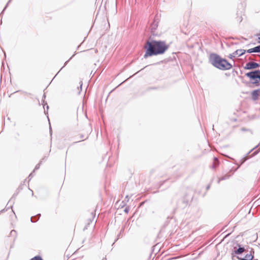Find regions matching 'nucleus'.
<instances>
[{
  "label": "nucleus",
  "mask_w": 260,
  "mask_h": 260,
  "mask_svg": "<svg viewBox=\"0 0 260 260\" xmlns=\"http://www.w3.org/2000/svg\"><path fill=\"white\" fill-rule=\"evenodd\" d=\"M242 20H243V18H242V16H241H241H238L236 17V20H237L238 22H242Z\"/></svg>",
  "instance_id": "21"
},
{
  "label": "nucleus",
  "mask_w": 260,
  "mask_h": 260,
  "mask_svg": "<svg viewBox=\"0 0 260 260\" xmlns=\"http://www.w3.org/2000/svg\"><path fill=\"white\" fill-rule=\"evenodd\" d=\"M169 47V45H167L163 41L147 40L144 46L145 49L144 58L163 54L168 49Z\"/></svg>",
  "instance_id": "1"
},
{
  "label": "nucleus",
  "mask_w": 260,
  "mask_h": 260,
  "mask_svg": "<svg viewBox=\"0 0 260 260\" xmlns=\"http://www.w3.org/2000/svg\"><path fill=\"white\" fill-rule=\"evenodd\" d=\"M209 59L212 66L220 70H229L232 68L231 63L216 53H211Z\"/></svg>",
  "instance_id": "2"
},
{
  "label": "nucleus",
  "mask_w": 260,
  "mask_h": 260,
  "mask_svg": "<svg viewBox=\"0 0 260 260\" xmlns=\"http://www.w3.org/2000/svg\"><path fill=\"white\" fill-rule=\"evenodd\" d=\"M231 175H229L228 174H225L224 175H223V176H222L221 177L219 178L217 183H219V182L221 181L224 180L229 179L231 177Z\"/></svg>",
  "instance_id": "16"
},
{
  "label": "nucleus",
  "mask_w": 260,
  "mask_h": 260,
  "mask_svg": "<svg viewBox=\"0 0 260 260\" xmlns=\"http://www.w3.org/2000/svg\"><path fill=\"white\" fill-rule=\"evenodd\" d=\"M247 53H260V45L246 51Z\"/></svg>",
  "instance_id": "10"
},
{
  "label": "nucleus",
  "mask_w": 260,
  "mask_h": 260,
  "mask_svg": "<svg viewBox=\"0 0 260 260\" xmlns=\"http://www.w3.org/2000/svg\"><path fill=\"white\" fill-rule=\"evenodd\" d=\"M124 230V228H123L120 230V233L117 235V238L115 239V240L114 242L113 243V244H114V243H115V242H116V241L118 240V239L119 238H120V235H121V234L122 232H123Z\"/></svg>",
  "instance_id": "17"
},
{
  "label": "nucleus",
  "mask_w": 260,
  "mask_h": 260,
  "mask_svg": "<svg viewBox=\"0 0 260 260\" xmlns=\"http://www.w3.org/2000/svg\"><path fill=\"white\" fill-rule=\"evenodd\" d=\"M236 257L240 260H252L253 256L251 254H246L244 257L239 256H236Z\"/></svg>",
  "instance_id": "12"
},
{
  "label": "nucleus",
  "mask_w": 260,
  "mask_h": 260,
  "mask_svg": "<svg viewBox=\"0 0 260 260\" xmlns=\"http://www.w3.org/2000/svg\"><path fill=\"white\" fill-rule=\"evenodd\" d=\"M210 188V185H208L206 187V189L208 190V189H209Z\"/></svg>",
  "instance_id": "32"
},
{
  "label": "nucleus",
  "mask_w": 260,
  "mask_h": 260,
  "mask_svg": "<svg viewBox=\"0 0 260 260\" xmlns=\"http://www.w3.org/2000/svg\"><path fill=\"white\" fill-rule=\"evenodd\" d=\"M73 56H74V55H73L71 57H70V58L68 60H67V61H66V62H65V63H64V66H63L61 68V69L60 70H60H61L62 69V68H64V67L67 65V63H68V62L69 61V60H70V59H72V57H73Z\"/></svg>",
  "instance_id": "24"
},
{
  "label": "nucleus",
  "mask_w": 260,
  "mask_h": 260,
  "mask_svg": "<svg viewBox=\"0 0 260 260\" xmlns=\"http://www.w3.org/2000/svg\"><path fill=\"white\" fill-rule=\"evenodd\" d=\"M17 195V194H14L13 197L11 198V199L9 200L8 203H14V201L15 198V196Z\"/></svg>",
  "instance_id": "19"
},
{
  "label": "nucleus",
  "mask_w": 260,
  "mask_h": 260,
  "mask_svg": "<svg viewBox=\"0 0 260 260\" xmlns=\"http://www.w3.org/2000/svg\"><path fill=\"white\" fill-rule=\"evenodd\" d=\"M192 199L193 191L191 189L187 190L180 202L177 203V207L181 208H185L188 205L189 203L192 201Z\"/></svg>",
  "instance_id": "3"
},
{
  "label": "nucleus",
  "mask_w": 260,
  "mask_h": 260,
  "mask_svg": "<svg viewBox=\"0 0 260 260\" xmlns=\"http://www.w3.org/2000/svg\"><path fill=\"white\" fill-rule=\"evenodd\" d=\"M260 67V64L255 62H248L244 67V69L251 70L257 69Z\"/></svg>",
  "instance_id": "6"
},
{
  "label": "nucleus",
  "mask_w": 260,
  "mask_h": 260,
  "mask_svg": "<svg viewBox=\"0 0 260 260\" xmlns=\"http://www.w3.org/2000/svg\"><path fill=\"white\" fill-rule=\"evenodd\" d=\"M219 165V160L216 157L213 158V162L212 166V168L215 169Z\"/></svg>",
  "instance_id": "14"
},
{
  "label": "nucleus",
  "mask_w": 260,
  "mask_h": 260,
  "mask_svg": "<svg viewBox=\"0 0 260 260\" xmlns=\"http://www.w3.org/2000/svg\"><path fill=\"white\" fill-rule=\"evenodd\" d=\"M32 177V173L30 174L29 176H28V178H29V180L31 179V177Z\"/></svg>",
  "instance_id": "30"
},
{
  "label": "nucleus",
  "mask_w": 260,
  "mask_h": 260,
  "mask_svg": "<svg viewBox=\"0 0 260 260\" xmlns=\"http://www.w3.org/2000/svg\"><path fill=\"white\" fill-rule=\"evenodd\" d=\"M246 251L247 250L244 248V247H243L242 245L237 243L236 244V246L234 247V250L232 253V258L236 256H239L241 255L243 253Z\"/></svg>",
  "instance_id": "5"
},
{
  "label": "nucleus",
  "mask_w": 260,
  "mask_h": 260,
  "mask_svg": "<svg viewBox=\"0 0 260 260\" xmlns=\"http://www.w3.org/2000/svg\"><path fill=\"white\" fill-rule=\"evenodd\" d=\"M245 76L249 78L252 84L256 86L260 85V70H255L245 74Z\"/></svg>",
  "instance_id": "4"
},
{
  "label": "nucleus",
  "mask_w": 260,
  "mask_h": 260,
  "mask_svg": "<svg viewBox=\"0 0 260 260\" xmlns=\"http://www.w3.org/2000/svg\"><path fill=\"white\" fill-rule=\"evenodd\" d=\"M158 22L154 21L152 23L150 26L151 31L153 32L157 27Z\"/></svg>",
  "instance_id": "15"
},
{
  "label": "nucleus",
  "mask_w": 260,
  "mask_h": 260,
  "mask_svg": "<svg viewBox=\"0 0 260 260\" xmlns=\"http://www.w3.org/2000/svg\"><path fill=\"white\" fill-rule=\"evenodd\" d=\"M260 151V149H258L257 150H256L251 155V156H250L249 157H251L252 156H255V155H256Z\"/></svg>",
  "instance_id": "23"
},
{
  "label": "nucleus",
  "mask_w": 260,
  "mask_h": 260,
  "mask_svg": "<svg viewBox=\"0 0 260 260\" xmlns=\"http://www.w3.org/2000/svg\"><path fill=\"white\" fill-rule=\"evenodd\" d=\"M9 207H6L5 208L2 209V210H1L0 211V214L2 213H3L5 211H7L8 209L9 208Z\"/></svg>",
  "instance_id": "27"
},
{
  "label": "nucleus",
  "mask_w": 260,
  "mask_h": 260,
  "mask_svg": "<svg viewBox=\"0 0 260 260\" xmlns=\"http://www.w3.org/2000/svg\"><path fill=\"white\" fill-rule=\"evenodd\" d=\"M30 260H43L42 257L40 255H37L31 258Z\"/></svg>",
  "instance_id": "18"
},
{
  "label": "nucleus",
  "mask_w": 260,
  "mask_h": 260,
  "mask_svg": "<svg viewBox=\"0 0 260 260\" xmlns=\"http://www.w3.org/2000/svg\"><path fill=\"white\" fill-rule=\"evenodd\" d=\"M46 98V95L44 93L43 96V99H42V104L44 105V113L45 114H48V110L49 109V106L47 105V103L45 101V99Z\"/></svg>",
  "instance_id": "11"
},
{
  "label": "nucleus",
  "mask_w": 260,
  "mask_h": 260,
  "mask_svg": "<svg viewBox=\"0 0 260 260\" xmlns=\"http://www.w3.org/2000/svg\"><path fill=\"white\" fill-rule=\"evenodd\" d=\"M82 84H81V85H80V88L81 89L82 88Z\"/></svg>",
  "instance_id": "36"
},
{
  "label": "nucleus",
  "mask_w": 260,
  "mask_h": 260,
  "mask_svg": "<svg viewBox=\"0 0 260 260\" xmlns=\"http://www.w3.org/2000/svg\"><path fill=\"white\" fill-rule=\"evenodd\" d=\"M49 129H50V134H51V135H52V128H51V126H50V128H49Z\"/></svg>",
  "instance_id": "31"
},
{
  "label": "nucleus",
  "mask_w": 260,
  "mask_h": 260,
  "mask_svg": "<svg viewBox=\"0 0 260 260\" xmlns=\"http://www.w3.org/2000/svg\"><path fill=\"white\" fill-rule=\"evenodd\" d=\"M157 89V87H149V88L147 89V90H152V89Z\"/></svg>",
  "instance_id": "29"
},
{
  "label": "nucleus",
  "mask_w": 260,
  "mask_h": 260,
  "mask_svg": "<svg viewBox=\"0 0 260 260\" xmlns=\"http://www.w3.org/2000/svg\"><path fill=\"white\" fill-rule=\"evenodd\" d=\"M129 207H126L124 210V211L126 213H128V212H129Z\"/></svg>",
  "instance_id": "26"
},
{
  "label": "nucleus",
  "mask_w": 260,
  "mask_h": 260,
  "mask_svg": "<svg viewBox=\"0 0 260 260\" xmlns=\"http://www.w3.org/2000/svg\"><path fill=\"white\" fill-rule=\"evenodd\" d=\"M234 73L235 74H236V75H238V72H237V71H234Z\"/></svg>",
  "instance_id": "35"
},
{
  "label": "nucleus",
  "mask_w": 260,
  "mask_h": 260,
  "mask_svg": "<svg viewBox=\"0 0 260 260\" xmlns=\"http://www.w3.org/2000/svg\"><path fill=\"white\" fill-rule=\"evenodd\" d=\"M246 52L245 50L244 49H238L234 52L233 53L229 54V58L233 59L237 55L238 56H241Z\"/></svg>",
  "instance_id": "7"
},
{
  "label": "nucleus",
  "mask_w": 260,
  "mask_h": 260,
  "mask_svg": "<svg viewBox=\"0 0 260 260\" xmlns=\"http://www.w3.org/2000/svg\"><path fill=\"white\" fill-rule=\"evenodd\" d=\"M60 71H58V73H57V74L56 75V76L58 74V73H59Z\"/></svg>",
  "instance_id": "37"
},
{
  "label": "nucleus",
  "mask_w": 260,
  "mask_h": 260,
  "mask_svg": "<svg viewBox=\"0 0 260 260\" xmlns=\"http://www.w3.org/2000/svg\"><path fill=\"white\" fill-rule=\"evenodd\" d=\"M259 36H260V32H259ZM258 42L260 43V37H259L258 38Z\"/></svg>",
  "instance_id": "34"
},
{
  "label": "nucleus",
  "mask_w": 260,
  "mask_h": 260,
  "mask_svg": "<svg viewBox=\"0 0 260 260\" xmlns=\"http://www.w3.org/2000/svg\"><path fill=\"white\" fill-rule=\"evenodd\" d=\"M12 0H9L8 1V2L7 3V4H6V5L5 6V8H4V9L3 10L2 12H1V14H2L4 11H5V10L6 9V8H7V7L8 6V5L11 2Z\"/></svg>",
  "instance_id": "22"
},
{
  "label": "nucleus",
  "mask_w": 260,
  "mask_h": 260,
  "mask_svg": "<svg viewBox=\"0 0 260 260\" xmlns=\"http://www.w3.org/2000/svg\"><path fill=\"white\" fill-rule=\"evenodd\" d=\"M41 217V214L39 213L37 215L31 216L30 218V221L31 222H37Z\"/></svg>",
  "instance_id": "13"
},
{
  "label": "nucleus",
  "mask_w": 260,
  "mask_h": 260,
  "mask_svg": "<svg viewBox=\"0 0 260 260\" xmlns=\"http://www.w3.org/2000/svg\"><path fill=\"white\" fill-rule=\"evenodd\" d=\"M259 95H260V88L253 90L251 93L252 99L254 101L257 100Z\"/></svg>",
  "instance_id": "8"
},
{
  "label": "nucleus",
  "mask_w": 260,
  "mask_h": 260,
  "mask_svg": "<svg viewBox=\"0 0 260 260\" xmlns=\"http://www.w3.org/2000/svg\"><path fill=\"white\" fill-rule=\"evenodd\" d=\"M177 199V196H176L175 197H174L173 198V200H176Z\"/></svg>",
  "instance_id": "33"
},
{
  "label": "nucleus",
  "mask_w": 260,
  "mask_h": 260,
  "mask_svg": "<svg viewBox=\"0 0 260 260\" xmlns=\"http://www.w3.org/2000/svg\"><path fill=\"white\" fill-rule=\"evenodd\" d=\"M16 231L14 230H12L10 232V234L11 236L15 235H16Z\"/></svg>",
  "instance_id": "25"
},
{
  "label": "nucleus",
  "mask_w": 260,
  "mask_h": 260,
  "mask_svg": "<svg viewBox=\"0 0 260 260\" xmlns=\"http://www.w3.org/2000/svg\"><path fill=\"white\" fill-rule=\"evenodd\" d=\"M91 222V220H89V222L87 223V224H86V225L85 226V227H84V229H83V230H84V231H85V230L87 229L88 226V225L89 224V222Z\"/></svg>",
  "instance_id": "28"
},
{
  "label": "nucleus",
  "mask_w": 260,
  "mask_h": 260,
  "mask_svg": "<svg viewBox=\"0 0 260 260\" xmlns=\"http://www.w3.org/2000/svg\"><path fill=\"white\" fill-rule=\"evenodd\" d=\"M259 144H258L257 145L255 146L254 148H253L252 149H251L247 154L243 158H242L240 160V164L238 166V168H239L241 165H242L247 159V156L249 155V154L254 149H255L256 148H257L259 146Z\"/></svg>",
  "instance_id": "9"
},
{
  "label": "nucleus",
  "mask_w": 260,
  "mask_h": 260,
  "mask_svg": "<svg viewBox=\"0 0 260 260\" xmlns=\"http://www.w3.org/2000/svg\"><path fill=\"white\" fill-rule=\"evenodd\" d=\"M42 163V161H41L39 164H38L35 168V169L33 171V172H34L36 170H38L40 168V165Z\"/></svg>",
  "instance_id": "20"
}]
</instances>
